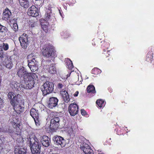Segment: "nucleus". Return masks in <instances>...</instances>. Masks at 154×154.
<instances>
[{"label":"nucleus","mask_w":154,"mask_h":154,"mask_svg":"<svg viewBox=\"0 0 154 154\" xmlns=\"http://www.w3.org/2000/svg\"><path fill=\"white\" fill-rule=\"evenodd\" d=\"M41 53L44 57L48 58H51V60L54 62V58L57 55L52 46L49 45H45L41 47Z\"/></svg>","instance_id":"nucleus-1"},{"label":"nucleus","mask_w":154,"mask_h":154,"mask_svg":"<svg viewBox=\"0 0 154 154\" xmlns=\"http://www.w3.org/2000/svg\"><path fill=\"white\" fill-rule=\"evenodd\" d=\"M28 66L32 72H35L38 69V66L36 65L38 64V58H35V57H32V54L29 55L28 57Z\"/></svg>","instance_id":"nucleus-2"},{"label":"nucleus","mask_w":154,"mask_h":154,"mask_svg":"<svg viewBox=\"0 0 154 154\" xmlns=\"http://www.w3.org/2000/svg\"><path fill=\"white\" fill-rule=\"evenodd\" d=\"M54 84L51 82H47L41 87V89L44 95L52 92L54 90Z\"/></svg>","instance_id":"nucleus-3"},{"label":"nucleus","mask_w":154,"mask_h":154,"mask_svg":"<svg viewBox=\"0 0 154 154\" xmlns=\"http://www.w3.org/2000/svg\"><path fill=\"white\" fill-rule=\"evenodd\" d=\"M46 64L43 67L44 69H46L48 72L51 74H54L56 73V69L55 68V64L54 62L49 60H46L44 61Z\"/></svg>","instance_id":"nucleus-4"},{"label":"nucleus","mask_w":154,"mask_h":154,"mask_svg":"<svg viewBox=\"0 0 154 154\" xmlns=\"http://www.w3.org/2000/svg\"><path fill=\"white\" fill-rule=\"evenodd\" d=\"M53 140L55 144L58 146H60L62 147L64 146L66 144L65 140L61 136H55L54 137Z\"/></svg>","instance_id":"nucleus-5"},{"label":"nucleus","mask_w":154,"mask_h":154,"mask_svg":"<svg viewBox=\"0 0 154 154\" xmlns=\"http://www.w3.org/2000/svg\"><path fill=\"white\" fill-rule=\"evenodd\" d=\"M37 79V75L34 73L27 72L23 76V79L25 82H29L31 80H35Z\"/></svg>","instance_id":"nucleus-6"},{"label":"nucleus","mask_w":154,"mask_h":154,"mask_svg":"<svg viewBox=\"0 0 154 154\" xmlns=\"http://www.w3.org/2000/svg\"><path fill=\"white\" fill-rule=\"evenodd\" d=\"M8 98L11 100L10 102L12 105L15 104L18 101V98H20V95L18 94L16 96L12 92H9L8 95Z\"/></svg>","instance_id":"nucleus-7"},{"label":"nucleus","mask_w":154,"mask_h":154,"mask_svg":"<svg viewBox=\"0 0 154 154\" xmlns=\"http://www.w3.org/2000/svg\"><path fill=\"white\" fill-rule=\"evenodd\" d=\"M78 106L76 103H72L70 104L69 107V111L70 115L74 116L77 114Z\"/></svg>","instance_id":"nucleus-8"},{"label":"nucleus","mask_w":154,"mask_h":154,"mask_svg":"<svg viewBox=\"0 0 154 154\" xmlns=\"http://www.w3.org/2000/svg\"><path fill=\"white\" fill-rule=\"evenodd\" d=\"M80 148L82 150L85 154H93V151L90 147L85 143H83L80 146Z\"/></svg>","instance_id":"nucleus-9"},{"label":"nucleus","mask_w":154,"mask_h":154,"mask_svg":"<svg viewBox=\"0 0 154 154\" xmlns=\"http://www.w3.org/2000/svg\"><path fill=\"white\" fill-rule=\"evenodd\" d=\"M19 40L22 48L24 49L26 48L28 44L27 37L23 34L19 37Z\"/></svg>","instance_id":"nucleus-10"},{"label":"nucleus","mask_w":154,"mask_h":154,"mask_svg":"<svg viewBox=\"0 0 154 154\" xmlns=\"http://www.w3.org/2000/svg\"><path fill=\"white\" fill-rule=\"evenodd\" d=\"M58 101V100L56 97H51L50 98L48 102V107L51 109L53 108L57 105Z\"/></svg>","instance_id":"nucleus-11"},{"label":"nucleus","mask_w":154,"mask_h":154,"mask_svg":"<svg viewBox=\"0 0 154 154\" xmlns=\"http://www.w3.org/2000/svg\"><path fill=\"white\" fill-rule=\"evenodd\" d=\"M40 142L43 146L48 147L50 145V139L48 136H43L40 137Z\"/></svg>","instance_id":"nucleus-12"},{"label":"nucleus","mask_w":154,"mask_h":154,"mask_svg":"<svg viewBox=\"0 0 154 154\" xmlns=\"http://www.w3.org/2000/svg\"><path fill=\"white\" fill-rule=\"evenodd\" d=\"M30 148L32 154H38V142L36 141L32 143Z\"/></svg>","instance_id":"nucleus-13"},{"label":"nucleus","mask_w":154,"mask_h":154,"mask_svg":"<svg viewBox=\"0 0 154 154\" xmlns=\"http://www.w3.org/2000/svg\"><path fill=\"white\" fill-rule=\"evenodd\" d=\"M30 114L34 119L35 124L37 125L38 122V114L36 112V110L34 108L31 109Z\"/></svg>","instance_id":"nucleus-14"},{"label":"nucleus","mask_w":154,"mask_h":154,"mask_svg":"<svg viewBox=\"0 0 154 154\" xmlns=\"http://www.w3.org/2000/svg\"><path fill=\"white\" fill-rule=\"evenodd\" d=\"M28 15L31 16L36 17L38 15V8L34 6H32L28 12Z\"/></svg>","instance_id":"nucleus-15"},{"label":"nucleus","mask_w":154,"mask_h":154,"mask_svg":"<svg viewBox=\"0 0 154 154\" xmlns=\"http://www.w3.org/2000/svg\"><path fill=\"white\" fill-rule=\"evenodd\" d=\"M63 100L66 103H68L70 100L69 97L67 92L65 90L60 91Z\"/></svg>","instance_id":"nucleus-16"},{"label":"nucleus","mask_w":154,"mask_h":154,"mask_svg":"<svg viewBox=\"0 0 154 154\" xmlns=\"http://www.w3.org/2000/svg\"><path fill=\"white\" fill-rule=\"evenodd\" d=\"M12 105L14 106V109L17 113L20 114L24 111V107L20 104H18V101H17L16 104Z\"/></svg>","instance_id":"nucleus-17"},{"label":"nucleus","mask_w":154,"mask_h":154,"mask_svg":"<svg viewBox=\"0 0 154 154\" xmlns=\"http://www.w3.org/2000/svg\"><path fill=\"white\" fill-rule=\"evenodd\" d=\"M11 14L10 10L8 8L5 9L3 12V19L5 20H8L10 18Z\"/></svg>","instance_id":"nucleus-18"},{"label":"nucleus","mask_w":154,"mask_h":154,"mask_svg":"<svg viewBox=\"0 0 154 154\" xmlns=\"http://www.w3.org/2000/svg\"><path fill=\"white\" fill-rule=\"evenodd\" d=\"M14 152L15 154H26V151L24 148L17 147L15 148Z\"/></svg>","instance_id":"nucleus-19"},{"label":"nucleus","mask_w":154,"mask_h":154,"mask_svg":"<svg viewBox=\"0 0 154 154\" xmlns=\"http://www.w3.org/2000/svg\"><path fill=\"white\" fill-rule=\"evenodd\" d=\"M20 5L24 8H28L30 6L29 0H19Z\"/></svg>","instance_id":"nucleus-20"},{"label":"nucleus","mask_w":154,"mask_h":154,"mask_svg":"<svg viewBox=\"0 0 154 154\" xmlns=\"http://www.w3.org/2000/svg\"><path fill=\"white\" fill-rule=\"evenodd\" d=\"M60 121V119L58 117H55L51 119L50 122V126L52 127H56V125L57 126Z\"/></svg>","instance_id":"nucleus-21"},{"label":"nucleus","mask_w":154,"mask_h":154,"mask_svg":"<svg viewBox=\"0 0 154 154\" xmlns=\"http://www.w3.org/2000/svg\"><path fill=\"white\" fill-rule=\"evenodd\" d=\"M41 25L43 31L45 33H47L48 32V23L44 20H42L41 21Z\"/></svg>","instance_id":"nucleus-22"},{"label":"nucleus","mask_w":154,"mask_h":154,"mask_svg":"<svg viewBox=\"0 0 154 154\" xmlns=\"http://www.w3.org/2000/svg\"><path fill=\"white\" fill-rule=\"evenodd\" d=\"M26 73L25 68L22 67L19 69L17 72V74L19 77H21L23 75L24 76V75Z\"/></svg>","instance_id":"nucleus-23"},{"label":"nucleus","mask_w":154,"mask_h":154,"mask_svg":"<svg viewBox=\"0 0 154 154\" xmlns=\"http://www.w3.org/2000/svg\"><path fill=\"white\" fill-rule=\"evenodd\" d=\"M28 141L30 142V145L31 146L32 143L36 141H38V140L35 136L34 134H32L29 135V137L28 139Z\"/></svg>","instance_id":"nucleus-24"},{"label":"nucleus","mask_w":154,"mask_h":154,"mask_svg":"<svg viewBox=\"0 0 154 154\" xmlns=\"http://www.w3.org/2000/svg\"><path fill=\"white\" fill-rule=\"evenodd\" d=\"M3 64L8 68H10L12 67V64L10 59H6Z\"/></svg>","instance_id":"nucleus-25"},{"label":"nucleus","mask_w":154,"mask_h":154,"mask_svg":"<svg viewBox=\"0 0 154 154\" xmlns=\"http://www.w3.org/2000/svg\"><path fill=\"white\" fill-rule=\"evenodd\" d=\"M65 62L66 63L67 67L69 69H72L73 67L72 61L69 59H66Z\"/></svg>","instance_id":"nucleus-26"},{"label":"nucleus","mask_w":154,"mask_h":154,"mask_svg":"<svg viewBox=\"0 0 154 154\" xmlns=\"http://www.w3.org/2000/svg\"><path fill=\"white\" fill-rule=\"evenodd\" d=\"M96 103L98 107L100 108L104 107L106 104V103L104 101L101 99L97 100Z\"/></svg>","instance_id":"nucleus-27"},{"label":"nucleus","mask_w":154,"mask_h":154,"mask_svg":"<svg viewBox=\"0 0 154 154\" xmlns=\"http://www.w3.org/2000/svg\"><path fill=\"white\" fill-rule=\"evenodd\" d=\"M87 91L88 93L94 94L96 93L95 87L92 85H90L88 86Z\"/></svg>","instance_id":"nucleus-28"},{"label":"nucleus","mask_w":154,"mask_h":154,"mask_svg":"<svg viewBox=\"0 0 154 154\" xmlns=\"http://www.w3.org/2000/svg\"><path fill=\"white\" fill-rule=\"evenodd\" d=\"M34 80H31V81L29 82H25L26 84V89H31L33 87L34 82H33Z\"/></svg>","instance_id":"nucleus-29"},{"label":"nucleus","mask_w":154,"mask_h":154,"mask_svg":"<svg viewBox=\"0 0 154 154\" xmlns=\"http://www.w3.org/2000/svg\"><path fill=\"white\" fill-rule=\"evenodd\" d=\"M153 57V56H152V53L151 52H149L146 55V60L147 61L151 63Z\"/></svg>","instance_id":"nucleus-30"},{"label":"nucleus","mask_w":154,"mask_h":154,"mask_svg":"<svg viewBox=\"0 0 154 154\" xmlns=\"http://www.w3.org/2000/svg\"><path fill=\"white\" fill-rule=\"evenodd\" d=\"M101 72V70L97 68H95L92 70V73L95 75L99 74Z\"/></svg>","instance_id":"nucleus-31"},{"label":"nucleus","mask_w":154,"mask_h":154,"mask_svg":"<svg viewBox=\"0 0 154 154\" xmlns=\"http://www.w3.org/2000/svg\"><path fill=\"white\" fill-rule=\"evenodd\" d=\"M61 35L63 38H67L69 36V34L66 31H63L60 32Z\"/></svg>","instance_id":"nucleus-32"},{"label":"nucleus","mask_w":154,"mask_h":154,"mask_svg":"<svg viewBox=\"0 0 154 154\" xmlns=\"http://www.w3.org/2000/svg\"><path fill=\"white\" fill-rule=\"evenodd\" d=\"M16 132L17 131H16V133L17 134L18 136L17 137V139L16 140L18 141V142H23V138L20 135H19L20 134V132L19 131L17 132Z\"/></svg>","instance_id":"nucleus-33"},{"label":"nucleus","mask_w":154,"mask_h":154,"mask_svg":"<svg viewBox=\"0 0 154 154\" xmlns=\"http://www.w3.org/2000/svg\"><path fill=\"white\" fill-rule=\"evenodd\" d=\"M7 28L5 26L0 24V32L3 33L5 34L7 32Z\"/></svg>","instance_id":"nucleus-34"},{"label":"nucleus","mask_w":154,"mask_h":154,"mask_svg":"<svg viewBox=\"0 0 154 154\" xmlns=\"http://www.w3.org/2000/svg\"><path fill=\"white\" fill-rule=\"evenodd\" d=\"M19 84L16 82H13L11 85V87L12 88L18 89Z\"/></svg>","instance_id":"nucleus-35"},{"label":"nucleus","mask_w":154,"mask_h":154,"mask_svg":"<svg viewBox=\"0 0 154 154\" xmlns=\"http://www.w3.org/2000/svg\"><path fill=\"white\" fill-rule=\"evenodd\" d=\"M2 45V46L3 49L7 51L9 47L8 44L3 43Z\"/></svg>","instance_id":"nucleus-36"},{"label":"nucleus","mask_w":154,"mask_h":154,"mask_svg":"<svg viewBox=\"0 0 154 154\" xmlns=\"http://www.w3.org/2000/svg\"><path fill=\"white\" fill-rule=\"evenodd\" d=\"M3 56V48L2 44L0 43V57L2 58Z\"/></svg>","instance_id":"nucleus-37"},{"label":"nucleus","mask_w":154,"mask_h":154,"mask_svg":"<svg viewBox=\"0 0 154 154\" xmlns=\"http://www.w3.org/2000/svg\"><path fill=\"white\" fill-rule=\"evenodd\" d=\"M12 28L15 31L17 30L18 29V27L17 23H14L13 24Z\"/></svg>","instance_id":"nucleus-38"},{"label":"nucleus","mask_w":154,"mask_h":154,"mask_svg":"<svg viewBox=\"0 0 154 154\" xmlns=\"http://www.w3.org/2000/svg\"><path fill=\"white\" fill-rule=\"evenodd\" d=\"M82 80V79L81 76L80 77H78V81L77 82V85H79L80 84H81Z\"/></svg>","instance_id":"nucleus-39"},{"label":"nucleus","mask_w":154,"mask_h":154,"mask_svg":"<svg viewBox=\"0 0 154 154\" xmlns=\"http://www.w3.org/2000/svg\"><path fill=\"white\" fill-rule=\"evenodd\" d=\"M67 131L69 134H72L73 131V130L71 127H69L67 129Z\"/></svg>","instance_id":"nucleus-40"},{"label":"nucleus","mask_w":154,"mask_h":154,"mask_svg":"<svg viewBox=\"0 0 154 154\" xmlns=\"http://www.w3.org/2000/svg\"><path fill=\"white\" fill-rule=\"evenodd\" d=\"M81 113L82 115L83 116H85L87 115L86 111L83 109L81 110Z\"/></svg>","instance_id":"nucleus-41"},{"label":"nucleus","mask_w":154,"mask_h":154,"mask_svg":"<svg viewBox=\"0 0 154 154\" xmlns=\"http://www.w3.org/2000/svg\"><path fill=\"white\" fill-rule=\"evenodd\" d=\"M50 11H48L47 12V14H46V16L48 18H49L50 17Z\"/></svg>","instance_id":"nucleus-42"},{"label":"nucleus","mask_w":154,"mask_h":154,"mask_svg":"<svg viewBox=\"0 0 154 154\" xmlns=\"http://www.w3.org/2000/svg\"><path fill=\"white\" fill-rule=\"evenodd\" d=\"M63 87V85L61 83H59L57 85L58 88L60 89H62Z\"/></svg>","instance_id":"nucleus-43"},{"label":"nucleus","mask_w":154,"mask_h":154,"mask_svg":"<svg viewBox=\"0 0 154 154\" xmlns=\"http://www.w3.org/2000/svg\"><path fill=\"white\" fill-rule=\"evenodd\" d=\"M79 94V92L78 91H76L75 94H74V96L75 97H77L78 96Z\"/></svg>","instance_id":"nucleus-44"},{"label":"nucleus","mask_w":154,"mask_h":154,"mask_svg":"<svg viewBox=\"0 0 154 154\" xmlns=\"http://www.w3.org/2000/svg\"><path fill=\"white\" fill-rule=\"evenodd\" d=\"M151 63H152V64H154V56H153V57Z\"/></svg>","instance_id":"nucleus-45"},{"label":"nucleus","mask_w":154,"mask_h":154,"mask_svg":"<svg viewBox=\"0 0 154 154\" xmlns=\"http://www.w3.org/2000/svg\"><path fill=\"white\" fill-rule=\"evenodd\" d=\"M2 138H0V144H1L2 143Z\"/></svg>","instance_id":"nucleus-46"},{"label":"nucleus","mask_w":154,"mask_h":154,"mask_svg":"<svg viewBox=\"0 0 154 154\" xmlns=\"http://www.w3.org/2000/svg\"><path fill=\"white\" fill-rule=\"evenodd\" d=\"M2 99L0 98V105H2Z\"/></svg>","instance_id":"nucleus-47"},{"label":"nucleus","mask_w":154,"mask_h":154,"mask_svg":"<svg viewBox=\"0 0 154 154\" xmlns=\"http://www.w3.org/2000/svg\"><path fill=\"white\" fill-rule=\"evenodd\" d=\"M13 0H8V2L9 3H11V2H12Z\"/></svg>","instance_id":"nucleus-48"},{"label":"nucleus","mask_w":154,"mask_h":154,"mask_svg":"<svg viewBox=\"0 0 154 154\" xmlns=\"http://www.w3.org/2000/svg\"><path fill=\"white\" fill-rule=\"evenodd\" d=\"M38 0H33V2L35 3H36V2H37Z\"/></svg>","instance_id":"nucleus-49"},{"label":"nucleus","mask_w":154,"mask_h":154,"mask_svg":"<svg viewBox=\"0 0 154 154\" xmlns=\"http://www.w3.org/2000/svg\"><path fill=\"white\" fill-rule=\"evenodd\" d=\"M55 114V113L54 112H51L50 115H51V116H52L53 115H54V114Z\"/></svg>","instance_id":"nucleus-50"},{"label":"nucleus","mask_w":154,"mask_h":154,"mask_svg":"<svg viewBox=\"0 0 154 154\" xmlns=\"http://www.w3.org/2000/svg\"><path fill=\"white\" fill-rule=\"evenodd\" d=\"M59 11H60V15H61V17H63L62 16V14H61V12L60 11V10H59Z\"/></svg>","instance_id":"nucleus-51"},{"label":"nucleus","mask_w":154,"mask_h":154,"mask_svg":"<svg viewBox=\"0 0 154 154\" xmlns=\"http://www.w3.org/2000/svg\"><path fill=\"white\" fill-rule=\"evenodd\" d=\"M39 154H44V153L42 152H39Z\"/></svg>","instance_id":"nucleus-52"},{"label":"nucleus","mask_w":154,"mask_h":154,"mask_svg":"<svg viewBox=\"0 0 154 154\" xmlns=\"http://www.w3.org/2000/svg\"><path fill=\"white\" fill-rule=\"evenodd\" d=\"M70 74H67V77H69L70 76Z\"/></svg>","instance_id":"nucleus-53"},{"label":"nucleus","mask_w":154,"mask_h":154,"mask_svg":"<svg viewBox=\"0 0 154 154\" xmlns=\"http://www.w3.org/2000/svg\"><path fill=\"white\" fill-rule=\"evenodd\" d=\"M44 1L43 0V1L42 2V4H41V6H42V5L43 4V3Z\"/></svg>","instance_id":"nucleus-54"},{"label":"nucleus","mask_w":154,"mask_h":154,"mask_svg":"<svg viewBox=\"0 0 154 154\" xmlns=\"http://www.w3.org/2000/svg\"><path fill=\"white\" fill-rule=\"evenodd\" d=\"M32 25H31L32 27L33 26H32Z\"/></svg>","instance_id":"nucleus-55"},{"label":"nucleus","mask_w":154,"mask_h":154,"mask_svg":"<svg viewBox=\"0 0 154 154\" xmlns=\"http://www.w3.org/2000/svg\"><path fill=\"white\" fill-rule=\"evenodd\" d=\"M32 25H31L32 27L33 26H32Z\"/></svg>","instance_id":"nucleus-56"},{"label":"nucleus","mask_w":154,"mask_h":154,"mask_svg":"<svg viewBox=\"0 0 154 154\" xmlns=\"http://www.w3.org/2000/svg\"><path fill=\"white\" fill-rule=\"evenodd\" d=\"M98 154H103V153H99Z\"/></svg>","instance_id":"nucleus-57"},{"label":"nucleus","mask_w":154,"mask_h":154,"mask_svg":"<svg viewBox=\"0 0 154 154\" xmlns=\"http://www.w3.org/2000/svg\"><path fill=\"white\" fill-rule=\"evenodd\" d=\"M43 63H44V62H42Z\"/></svg>","instance_id":"nucleus-58"},{"label":"nucleus","mask_w":154,"mask_h":154,"mask_svg":"<svg viewBox=\"0 0 154 154\" xmlns=\"http://www.w3.org/2000/svg\"><path fill=\"white\" fill-rule=\"evenodd\" d=\"M39 1H40V0H39Z\"/></svg>","instance_id":"nucleus-59"}]
</instances>
